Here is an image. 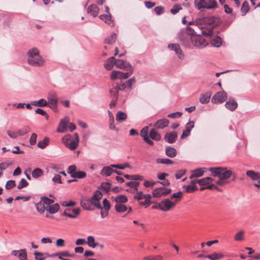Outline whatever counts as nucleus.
<instances>
[{"label": "nucleus", "instance_id": "obj_44", "mask_svg": "<svg viewBox=\"0 0 260 260\" xmlns=\"http://www.w3.org/2000/svg\"><path fill=\"white\" fill-rule=\"evenodd\" d=\"M30 128L28 126H24L22 128L19 129L17 131L18 136H22L26 134L30 131Z\"/></svg>", "mask_w": 260, "mask_h": 260}, {"label": "nucleus", "instance_id": "obj_2", "mask_svg": "<svg viewBox=\"0 0 260 260\" xmlns=\"http://www.w3.org/2000/svg\"><path fill=\"white\" fill-rule=\"evenodd\" d=\"M28 63L35 67H42L44 64L45 59L40 55L37 48H32L27 52Z\"/></svg>", "mask_w": 260, "mask_h": 260}, {"label": "nucleus", "instance_id": "obj_64", "mask_svg": "<svg viewBox=\"0 0 260 260\" xmlns=\"http://www.w3.org/2000/svg\"><path fill=\"white\" fill-rule=\"evenodd\" d=\"M185 31L186 33L188 34L190 36H194L197 35L194 30L189 26H187Z\"/></svg>", "mask_w": 260, "mask_h": 260}, {"label": "nucleus", "instance_id": "obj_29", "mask_svg": "<svg viewBox=\"0 0 260 260\" xmlns=\"http://www.w3.org/2000/svg\"><path fill=\"white\" fill-rule=\"evenodd\" d=\"M116 204H124L127 202V198L124 195H119L114 198Z\"/></svg>", "mask_w": 260, "mask_h": 260}, {"label": "nucleus", "instance_id": "obj_11", "mask_svg": "<svg viewBox=\"0 0 260 260\" xmlns=\"http://www.w3.org/2000/svg\"><path fill=\"white\" fill-rule=\"evenodd\" d=\"M168 47L169 49L173 50L180 59L182 60L184 58V54L179 44L176 43L169 44Z\"/></svg>", "mask_w": 260, "mask_h": 260}, {"label": "nucleus", "instance_id": "obj_27", "mask_svg": "<svg viewBox=\"0 0 260 260\" xmlns=\"http://www.w3.org/2000/svg\"><path fill=\"white\" fill-rule=\"evenodd\" d=\"M166 154L170 157H174L176 156L177 151L174 147L168 146L166 148Z\"/></svg>", "mask_w": 260, "mask_h": 260}, {"label": "nucleus", "instance_id": "obj_25", "mask_svg": "<svg viewBox=\"0 0 260 260\" xmlns=\"http://www.w3.org/2000/svg\"><path fill=\"white\" fill-rule=\"evenodd\" d=\"M99 18L105 21V23L108 24L110 26L113 25V21L111 19V14H104L101 15L99 16Z\"/></svg>", "mask_w": 260, "mask_h": 260}, {"label": "nucleus", "instance_id": "obj_32", "mask_svg": "<svg viewBox=\"0 0 260 260\" xmlns=\"http://www.w3.org/2000/svg\"><path fill=\"white\" fill-rule=\"evenodd\" d=\"M244 233L245 232L243 230L237 232L234 237L235 240L239 242H242L244 239Z\"/></svg>", "mask_w": 260, "mask_h": 260}, {"label": "nucleus", "instance_id": "obj_56", "mask_svg": "<svg viewBox=\"0 0 260 260\" xmlns=\"http://www.w3.org/2000/svg\"><path fill=\"white\" fill-rule=\"evenodd\" d=\"M28 184L27 181L24 178L21 179L20 181L19 182L17 188L18 189H21L23 187H26Z\"/></svg>", "mask_w": 260, "mask_h": 260}, {"label": "nucleus", "instance_id": "obj_16", "mask_svg": "<svg viewBox=\"0 0 260 260\" xmlns=\"http://www.w3.org/2000/svg\"><path fill=\"white\" fill-rule=\"evenodd\" d=\"M11 255L18 257L19 260H27V252L24 249L19 250H13L11 252Z\"/></svg>", "mask_w": 260, "mask_h": 260}, {"label": "nucleus", "instance_id": "obj_38", "mask_svg": "<svg viewBox=\"0 0 260 260\" xmlns=\"http://www.w3.org/2000/svg\"><path fill=\"white\" fill-rule=\"evenodd\" d=\"M35 207L37 211L41 213H43L45 211V209H46V206L44 205L43 202L41 201V200L39 203L35 204Z\"/></svg>", "mask_w": 260, "mask_h": 260}, {"label": "nucleus", "instance_id": "obj_47", "mask_svg": "<svg viewBox=\"0 0 260 260\" xmlns=\"http://www.w3.org/2000/svg\"><path fill=\"white\" fill-rule=\"evenodd\" d=\"M249 10V4L247 1H244L241 8V12L243 13V15H246Z\"/></svg>", "mask_w": 260, "mask_h": 260}, {"label": "nucleus", "instance_id": "obj_41", "mask_svg": "<svg viewBox=\"0 0 260 260\" xmlns=\"http://www.w3.org/2000/svg\"><path fill=\"white\" fill-rule=\"evenodd\" d=\"M162 195V187H158L155 188L152 192V197L154 198H159Z\"/></svg>", "mask_w": 260, "mask_h": 260}, {"label": "nucleus", "instance_id": "obj_13", "mask_svg": "<svg viewBox=\"0 0 260 260\" xmlns=\"http://www.w3.org/2000/svg\"><path fill=\"white\" fill-rule=\"evenodd\" d=\"M47 105L49 107L54 109L57 108V104L58 102L57 97L55 93H52L49 95L48 97Z\"/></svg>", "mask_w": 260, "mask_h": 260}, {"label": "nucleus", "instance_id": "obj_50", "mask_svg": "<svg viewBox=\"0 0 260 260\" xmlns=\"http://www.w3.org/2000/svg\"><path fill=\"white\" fill-rule=\"evenodd\" d=\"M183 194V192L182 191H178L177 192L174 193L171 196L170 200L175 199L174 200H176L177 202L180 199L182 196Z\"/></svg>", "mask_w": 260, "mask_h": 260}, {"label": "nucleus", "instance_id": "obj_5", "mask_svg": "<svg viewBox=\"0 0 260 260\" xmlns=\"http://www.w3.org/2000/svg\"><path fill=\"white\" fill-rule=\"evenodd\" d=\"M194 5L198 10L211 9L217 7V4L215 0H195Z\"/></svg>", "mask_w": 260, "mask_h": 260}, {"label": "nucleus", "instance_id": "obj_59", "mask_svg": "<svg viewBox=\"0 0 260 260\" xmlns=\"http://www.w3.org/2000/svg\"><path fill=\"white\" fill-rule=\"evenodd\" d=\"M16 186V183L14 180H10L7 182L5 187L7 189H10Z\"/></svg>", "mask_w": 260, "mask_h": 260}, {"label": "nucleus", "instance_id": "obj_36", "mask_svg": "<svg viewBox=\"0 0 260 260\" xmlns=\"http://www.w3.org/2000/svg\"><path fill=\"white\" fill-rule=\"evenodd\" d=\"M31 175L33 178H38L43 175V172L40 168H36L32 171Z\"/></svg>", "mask_w": 260, "mask_h": 260}, {"label": "nucleus", "instance_id": "obj_21", "mask_svg": "<svg viewBox=\"0 0 260 260\" xmlns=\"http://www.w3.org/2000/svg\"><path fill=\"white\" fill-rule=\"evenodd\" d=\"M115 65V58L114 56L109 57L104 64V68L107 70H111Z\"/></svg>", "mask_w": 260, "mask_h": 260}, {"label": "nucleus", "instance_id": "obj_51", "mask_svg": "<svg viewBox=\"0 0 260 260\" xmlns=\"http://www.w3.org/2000/svg\"><path fill=\"white\" fill-rule=\"evenodd\" d=\"M126 185L132 188H134L135 190L138 189V187L140 185V182L138 181H131L126 183Z\"/></svg>", "mask_w": 260, "mask_h": 260}, {"label": "nucleus", "instance_id": "obj_9", "mask_svg": "<svg viewBox=\"0 0 260 260\" xmlns=\"http://www.w3.org/2000/svg\"><path fill=\"white\" fill-rule=\"evenodd\" d=\"M129 71L130 72L127 73H122L120 71L113 70L111 74V79L112 80H116L117 79L123 80L127 79L132 75L133 73V71Z\"/></svg>", "mask_w": 260, "mask_h": 260}, {"label": "nucleus", "instance_id": "obj_24", "mask_svg": "<svg viewBox=\"0 0 260 260\" xmlns=\"http://www.w3.org/2000/svg\"><path fill=\"white\" fill-rule=\"evenodd\" d=\"M211 93L209 91L206 92L204 94H202L200 98V102L201 104H205L209 102Z\"/></svg>", "mask_w": 260, "mask_h": 260}, {"label": "nucleus", "instance_id": "obj_49", "mask_svg": "<svg viewBox=\"0 0 260 260\" xmlns=\"http://www.w3.org/2000/svg\"><path fill=\"white\" fill-rule=\"evenodd\" d=\"M182 9V7L180 5L175 4L173 7L171 9L170 12L173 15H175L179 12V11Z\"/></svg>", "mask_w": 260, "mask_h": 260}, {"label": "nucleus", "instance_id": "obj_52", "mask_svg": "<svg viewBox=\"0 0 260 260\" xmlns=\"http://www.w3.org/2000/svg\"><path fill=\"white\" fill-rule=\"evenodd\" d=\"M77 168L75 165L70 166L68 170L67 173L71 175V176L73 177V176H74L77 172L76 171Z\"/></svg>", "mask_w": 260, "mask_h": 260}, {"label": "nucleus", "instance_id": "obj_42", "mask_svg": "<svg viewBox=\"0 0 260 260\" xmlns=\"http://www.w3.org/2000/svg\"><path fill=\"white\" fill-rule=\"evenodd\" d=\"M115 210L118 212H123L126 211L127 208L123 204H116L115 205Z\"/></svg>", "mask_w": 260, "mask_h": 260}, {"label": "nucleus", "instance_id": "obj_45", "mask_svg": "<svg viewBox=\"0 0 260 260\" xmlns=\"http://www.w3.org/2000/svg\"><path fill=\"white\" fill-rule=\"evenodd\" d=\"M183 187L185 188V191L187 192H193L197 189V186L191 183L188 185H184Z\"/></svg>", "mask_w": 260, "mask_h": 260}, {"label": "nucleus", "instance_id": "obj_57", "mask_svg": "<svg viewBox=\"0 0 260 260\" xmlns=\"http://www.w3.org/2000/svg\"><path fill=\"white\" fill-rule=\"evenodd\" d=\"M111 187V184L109 182H103L100 186V188L103 189L106 192L109 191Z\"/></svg>", "mask_w": 260, "mask_h": 260}, {"label": "nucleus", "instance_id": "obj_23", "mask_svg": "<svg viewBox=\"0 0 260 260\" xmlns=\"http://www.w3.org/2000/svg\"><path fill=\"white\" fill-rule=\"evenodd\" d=\"M59 209V205L57 203L52 204L49 206H46V210L51 214L56 213Z\"/></svg>", "mask_w": 260, "mask_h": 260}, {"label": "nucleus", "instance_id": "obj_39", "mask_svg": "<svg viewBox=\"0 0 260 260\" xmlns=\"http://www.w3.org/2000/svg\"><path fill=\"white\" fill-rule=\"evenodd\" d=\"M34 255H35V258L36 260H44L48 256L47 253H43L37 251L34 252Z\"/></svg>", "mask_w": 260, "mask_h": 260}, {"label": "nucleus", "instance_id": "obj_20", "mask_svg": "<svg viewBox=\"0 0 260 260\" xmlns=\"http://www.w3.org/2000/svg\"><path fill=\"white\" fill-rule=\"evenodd\" d=\"M72 136L70 134L65 135L62 138V143L68 148H69L71 150H75L76 148H73L71 147V144H72Z\"/></svg>", "mask_w": 260, "mask_h": 260}, {"label": "nucleus", "instance_id": "obj_40", "mask_svg": "<svg viewBox=\"0 0 260 260\" xmlns=\"http://www.w3.org/2000/svg\"><path fill=\"white\" fill-rule=\"evenodd\" d=\"M205 257L212 260H217L222 258L223 257V255L220 253H215L212 254L207 255Z\"/></svg>", "mask_w": 260, "mask_h": 260}, {"label": "nucleus", "instance_id": "obj_8", "mask_svg": "<svg viewBox=\"0 0 260 260\" xmlns=\"http://www.w3.org/2000/svg\"><path fill=\"white\" fill-rule=\"evenodd\" d=\"M155 126V128H152L150 131L149 136L152 139L158 140L160 139V135L158 134L157 128H162V120H158Z\"/></svg>", "mask_w": 260, "mask_h": 260}, {"label": "nucleus", "instance_id": "obj_60", "mask_svg": "<svg viewBox=\"0 0 260 260\" xmlns=\"http://www.w3.org/2000/svg\"><path fill=\"white\" fill-rule=\"evenodd\" d=\"M103 206H102L103 209H104L106 210H109L111 208V205L107 199H104L103 201Z\"/></svg>", "mask_w": 260, "mask_h": 260}, {"label": "nucleus", "instance_id": "obj_30", "mask_svg": "<svg viewBox=\"0 0 260 260\" xmlns=\"http://www.w3.org/2000/svg\"><path fill=\"white\" fill-rule=\"evenodd\" d=\"M30 104L34 106L45 107L47 105V102L45 99H41L39 101H32Z\"/></svg>", "mask_w": 260, "mask_h": 260}, {"label": "nucleus", "instance_id": "obj_4", "mask_svg": "<svg viewBox=\"0 0 260 260\" xmlns=\"http://www.w3.org/2000/svg\"><path fill=\"white\" fill-rule=\"evenodd\" d=\"M209 170L211 172L213 176L218 177V178L226 180L233 175V172L225 167H212L210 168Z\"/></svg>", "mask_w": 260, "mask_h": 260}, {"label": "nucleus", "instance_id": "obj_62", "mask_svg": "<svg viewBox=\"0 0 260 260\" xmlns=\"http://www.w3.org/2000/svg\"><path fill=\"white\" fill-rule=\"evenodd\" d=\"M182 113L180 112H176L169 114L168 115V117L174 119V118L180 117L182 116Z\"/></svg>", "mask_w": 260, "mask_h": 260}, {"label": "nucleus", "instance_id": "obj_31", "mask_svg": "<svg viewBox=\"0 0 260 260\" xmlns=\"http://www.w3.org/2000/svg\"><path fill=\"white\" fill-rule=\"evenodd\" d=\"M246 175L247 176L250 177L253 180H257L259 177V173L255 172L253 171H247L246 172Z\"/></svg>", "mask_w": 260, "mask_h": 260}, {"label": "nucleus", "instance_id": "obj_34", "mask_svg": "<svg viewBox=\"0 0 260 260\" xmlns=\"http://www.w3.org/2000/svg\"><path fill=\"white\" fill-rule=\"evenodd\" d=\"M211 43L213 46L215 47H219L221 45V39L219 37L216 36V37L211 39Z\"/></svg>", "mask_w": 260, "mask_h": 260}, {"label": "nucleus", "instance_id": "obj_48", "mask_svg": "<svg viewBox=\"0 0 260 260\" xmlns=\"http://www.w3.org/2000/svg\"><path fill=\"white\" fill-rule=\"evenodd\" d=\"M41 201H42L46 206H49L54 203L53 200L49 199L46 197H41Z\"/></svg>", "mask_w": 260, "mask_h": 260}, {"label": "nucleus", "instance_id": "obj_37", "mask_svg": "<svg viewBox=\"0 0 260 260\" xmlns=\"http://www.w3.org/2000/svg\"><path fill=\"white\" fill-rule=\"evenodd\" d=\"M117 39L116 34L112 33L109 37L105 39V42L108 44H113Z\"/></svg>", "mask_w": 260, "mask_h": 260}, {"label": "nucleus", "instance_id": "obj_1", "mask_svg": "<svg viewBox=\"0 0 260 260\" xmlns=\"http://www.w3.org/2000/svg\"><path fill=\"white\" fill-rule=\"evenodd\" d=\"M219 18L214 16H208L199 19L196 21V26L201 30L202 34L207 36H211L213 34V29L218 24Z\"/></svg>", "mask_w": 260, "mask_h": 260}, {"label": "nucleus", "instance_id": "obj_46", "mask_svg": "<svg viewBox=\"0 0 260 260\" xmlns=\"http://www.w3.org/2000/svg\"><path fill=\"white\" fill-rule=\"evenodd\" d=\"M149 127L148 126H145L143 127L141 132L140 135L143 138V139H146V138L148 137Z\"/></svg>", "mask_w": 260, "mask_h": 260}, {"label": "nucleus", "instance_id": "obj_10", "mask_svg": "<svg viewBox=\"0 0 260 260\" xmlns=\"http://www.w3.org/2000/svg\"><path fill=\"white\" fill-rule=\"evenodd\" d=\"M227 99L226 93L224 91H218L216 93L211 99L213 104L223 103Z\"/></svg>", "mask_w": 260, "mask_h": 260}, {"label": "nucleus", "instance_id": "obj_61", "mask_svg": "<svg viewBox=\"0 0 260 260\" xmlns=\"http://www.w3.org/2000/svg\"><path fill=\"white\" fill-rule=\"evenodd\" d=\"M157 183H159L162 184V182H155V181H150L146 180V181H145V182L144 183V185L146 187H149L153 186Z\"/></svg>", "mask_w": 260, "mask_h": 260}, {"label": "nucleus", "instance_id": "obj_55", "mask_svg": "<svg viewBox=\"0 0 260 260\" xmlns=\"http://www.w3.org/2000/svg\"><path fill=\"white\" fill-rule=\"evenodd\" d=\"M119 90L118 89V88L115 86L110 91L111 94L113 96V98L116 99V100H117Z\"/></svg>", "mask_w": 260, "mask_h": 260}, {"label": "nucleus", "instance_id": "obj_12", "mask_svg": "<svg viewBox=\"0 0 260 260\" xmlns=\"http://www.w3.org/2000/svg\"><path fill=\"white\" fill-rule=\"evenodd\" d=\"M115 66L121 69H127L129 71H133V68L131 64L128 62L122 59H115Z\"/></svg>", "mask_w": 260, "mask_h": 260}, {"label": "nucleus", "instance_id": "obj_28", "mask_svg": "<svg viewBox=\"0 0 260 260\" xmlns=\"http://www.w3.org/2000/svg\"><path fill=\"white\" fill-rule=\"evenodd\" d=\"M204 170L202 168L197 169L191 171V175L189 178L191 179L194 177H201L204 174Z\"/></svg>", "mask_w": 260, "mask_h": 260}, {"label": "nucleus", "instance_id": "obj_3", "mask_svg": "<svg viewBox=\"0 0 260 260\" xmlns=\"http://www.w3.org/2000/svg\"><path fill=\"white\" fill-rule=\"evenodd\" d=\"M103 194L102 192L96 190L93 193V195L89 200L82 199L81 201V206L85 210H90V204L94 206L96 208L99 209H102V205L100 203V200L102 198Z\"/></svg>", "mask_w": 260, "mask_h": 260}, {"label": "nucleus", "instance_id": "obj_7", "mask_svg": "<svg viewBox=\"0 0 260 260\" xmlns=\"http://www.w3.org/2000/svg\"><path fill=\"white\" fill-rule=\"evenodd\" d=\"M201 36H204L202 34V31L200 34L192 36V45L199 49L205 47L208 44V42L202 38Z\"/></svg>", "mask_w": 260, "mask_h": 260}, {"label": "nucleus", "instance_id": "obj_22", "mask_svg": "<svg viewBox=\"0 0 260 260\" xmlns=\"http://www.w3.org/2000/svg\"><path fill=\"white\" fill-rule=\"evenodd\" d=\"M225 107L231 111H234L238 107L237 103L234 100H229L225 104Z\"/></svg>", "mask_w": 260, "mask_h": 260}, {"label": "nucleus", "instance_id": "obj_63", "mask_svg": "<svg viewBox=\"0 0 260 260\" xmlns=\"http://www.w3.org/2000/svg\"><path fill=\"white\" fill-rule=\"evenodd\" d=\"M229 183L230 182L226 180L219 178V180L216 182V184L220 186H223Z\"/></svg>", "mask_w": 260, "mask_h": 260}, {"label": "nucleus", "instance_id": "obj_15", "mask_svg": "<svg viewBox=\"0 0 260 260\" xmlns=\"http://www.w3.org/2000/svg\"><path fill=\"white\" fill-rule=\"evenodd\" d=\"M177 138V133L176 132H173L166 133L164 139L168 143L172 144L176 141Z\"/></svg>", "mask_w": 260, "mask_h": 260}, {"label": "nucleus", "instance_id": "obj_14", "mask_svg": "<svg viewBox=\"0 0 260 260\" xmlns=\"http://www.w3.org/2000/svg\"><path fill=\"white\" fill-rule=\"evenodd\" d=\"M80 214V209L79 208L73 209L72 210L70 209H67L64 212L61 213L62 216H66L71 218H76Z\"/></svg>", "mask_w": 260, "mask_h": 260}, {"label": "nucleus", "instance_id": "obj_17", "mask_svg": "<svg viewBox=\"0 0 260 260\" xmlns=\"http://www.w3.org/2000/svg\"><path fill=\"white\" fill-rule=\"evenodd\" d=\"M69 123V119L68 117L62 119L59 124L57 132L58 133L66 132L67 130V126Z\"/></svg>", "mask_w": 260, "mask_h": 260}, {"label": "nucleus", "instance_id": "obj_43", "mask_svg": "<svg viewBox=\"0 0 260 260\" xmlns=\"http://www.w3.org/2000/svg\"><path fill=\"white\" fill-rule=\"evenodd\" d=\"M74 140H72L71 147L73 148H77L79 142V137L77 133L74 134Z\"/></svg>", "mask_w": 260, "mask_h": 260}, {"label": "nucleus", "instance_id": "obj_54", "mask_svg": "<svg viewBox=\"0 0 260 260\" xmlns=\"http://www.w3.org/2000/svg\"><path fill=\"white\" fill-rule=\"evenodd\" d=\"M111 167L119 169L120 170H124L126 168H131V166L128 164L124 163L122 165H111Z\"/></svg>", "mask_w": 260, "mask_h": 260}, {"label": "nucleus", "instance_id": "obj_19", "mask_svg": "<svg viewBox=\"0 0 260 260\" xmlns=\"http://www.w3.org/2000/svg\"><path fill=\"white\" fill-rule=\"evenodd\" d=\"M87 12L88 14L95 17L99 13V9L96 5L92 4L88 7Z\"/></svg>", "mask_w": 260, "mask_h": 260}, {"label": "nucleus", "instance_id": "obj_35", "mask_svg": "<svg viewBox=\"0 0 260 260\" xmlns=\"http://www.w3.org/2000/svg\"><path fill=\"white\" fill-rule=\"evenodd\" d=\"M49 139L47 137H45L43 140L38 143L37 146L40 148L44 149L49 144Z\"/></svg>", "mask_w": 260, "mask_h": 260}, {"label": "nucleus", "instance_id": "obj_18", "mask_svg": "<svg viewBox=\"0 0 260 260\" xmlns=\"http://www.w3.org/2000/svg\"><path fill=\"white\" fill-rule=\"evenodd\" d=\"M177 203L176 200L171 201L170 198L164 199V212L170 210Z\"/></svg>", "mask_w": 260, "mask_h": 260}, {"label": "nucleus", "instance_id": "obj_53", "mask_svg": "<svg viewBox=\"0 0 260 260\" xmlns=\"http://www.w3.org/2000/svg\"><path fill=\"white\" fill-rule=\"evenodd\" d=\"M86 176V173L84 171H77L74 176H73V178L82 179Z\"/></svg>", "mask_w": 260, "mask_h": 260}, {"label": "nucleus", "instance_id": "obj_33", "mask_svg": "<svg viewBox=\"0 0 260 260\" xmlns=\"http://www.w3.org/2000/svg\"><path fill=\"white\" fill-rule=\"evenodd\" d=\"M111 165L109 166L104 167L101 171V174H104L107 176H110L114 172Z\"/></svg>", "mask_w": 260, "mask_h": 260}, {"label": "nucleus", "instance_id": "obj_26", "mask_svg": "<svg viewBox=\"0 0 260 260\" xmlns=\"http://www.w3.org/2000/svg\"><path fill=\"white\" fill-rule=\"evenodd\" d=\"M127 118L126 114L122 111H118L116 115V120L119 123H121Z\"/></svg>", "mask_w": 260, "mask_h": 260}, {"label": "nucleus", "instance_id": "obj_58", "mask_svg": "<svg viewBox=\"0 0 260 260\" xmlns=\"http://www.w3.org/2000/svg\"><path fill=\"white\" fill-rule=\"evenodd\" d=\"M54 256H58V258L60 259H62V256H72V255L70 254L68 251H63L61 252H58L54 254Z\"/></svg>", "mask_w": 260, "mask_h": 260}, {"label": "nucleus", "instance_id": "obj_6", "mask_svg": "<svg viewBox=\"0 0 260 260\" xmlns=\"http://www.w3.org/2000/svg\"><path fill=\"white\" fill-rule=\"evenodd\" d=\"M177 37L182 45L186 47H190L192 44V36L186 33L185 30H181L177 35Z\"/></svg>", "mask_w": 260, "mask_h": 260}]
</instances>
